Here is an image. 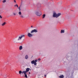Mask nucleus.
Here are the masks:
<instances>
[{
	"instance_id": "4be33fe9",
	"label": "nucleus",
	"mask_w": 78,
	"mask_h": 78,
	"mask_svg": "<svg viewBox=\"0 0 78 78\" xmlns=\"http://www.w3.org/2000/svg\"><path fill=\"white\" fill-rule=\"evenodd\" d=\"M14 2L15 3H16V0H14Z\"/></svg>"
},
{
	"instance_id": "cd10ccee",
	"label": "nucleus",
	"mask_w": 78,
	"mask_h": 78,
	"mask_svg": "<svg viewBox=\"0 0 78 78\" xmlns=\"http://www.w3.org/2000/svg\"><path fill=\"white\" fill-rule=\"evenodd\" d=\"M29 73V74L30 73Z\"/></svg>"
},
{
	"instance_id": "9d476101",
	"label": "nucleus",
	"mask_w": 78,
	"mask_h": 78,
	"mask_svg": "<svg viewBox=\"0 0 78 78\" xmlns=\"http://www.w3.org/2000/svg\"><path fill=\"white\" fill-rule=\"evenodd\" d=\"M59 78H64V76H63V75H61L60 76H59Z\"/></svg>"
},
{
	"instance_id": "f3484780",
	"label": "nucleus",
	"mask_w": 78,
	"mask_h": 78,
	"mask_svg": "<svg viewBox=\"0 0 78 78\" xmlns=\"http://www.w3.org/2000/svg\"><path fill=\"white\" fill-rule=\"evenodd\" d=\"M20 17L21 18H23V15H20Z\"/></svg>"
},
{
	"instance_id": "412c9836",
	"label": "nucleus",
	"mask_w": 78,
	"mask_h": 78,
	"mask_svg": "<svg viewBox=\"0 0 78 78\" xmlns=\"http://www.w3.org/2000/svg\"><path fill=\"white\" fill-rule=\"evenodd\" d=\"M13 15H14V16H16V13H13Z\"/></svg>"
},
{
	"instance_id": "7ed1b4c3",
	"label": "nucleus",
	"mask_w": 78,
	"mask_h": 78,
	"mask_svg": "<svg viewBox=\"0 0 78 78\" xmlns=\"http://www.w3.org/2000/svg\"><path fill=\"white\" fill-rule=\"evenodd\" d=\"M61 14L60 13L56 14V13H54L53 15V17H56L57 18V17H58L60 16H61Z\"/></svg>"
},
{
	"instance_id": "393cba45",
	"label": "nucleus",
	"mask_w": 78,
	"mask_h": 78,
	"mask_svg": "<svg viewBox=\"0 0 78 78\" xmlns=\"http://www.w3.org/2000/svg\"><path fill=\"white\" fill-rule=\"evenodd\" d=\"M31 28H33V26H31Z\"/></svg>"
},
{
	"instance_id": "f257e3e1",
	"label": "nucleus",
	"mask_w": 78,
	"mask_h": 78,
	"mask_svg": "<svg viewBox=\"0 0 78 78\" xmlns=\"http://www.w3.org/2000/svg\"><path fill=\"white\" fill-rule=\"evenodd\" d=\"M23 38H24V39H25V35H21L20 36H18L16 37V38H17V41H20Z\"/></svg>"
},
{
	"instance_id": "bb28decb",
	"label": "nucleus",
	"mask_w": 78,
	"mask_h": 78,
	"mask_svg": "<svg viewBox=\"0 0 78 78\" xmlns=\"http://www.w3.org/2000/svg\"><path fill=\"white\" fill-rule=\"evenodd\" d=\"M5 76H6V74L5 75Z\"/></svg>"
},
{
	"instance_id": "b1692460",
	"label": "nucleus",
	"mask_w": 78,
	"mask_h": 78,
	"mask_svg": "<svg viewBox=\"0 0 78 78\" xmlns=\"http://www.w3.org/2000/svg\"><path fill=\"white\" fill-rule=\"evenodd\" d=\"M38 61H41V59L40 58H39L38 59Z\"/></svg>"
},
{
	"instance_id": "a211bd4d",
	"label": "nucleus",
	"mask_w": 78,
	"mask_h": 78,
	"mask_svg": "<svg viewBox=\"0 0 78 78\" xmlns=\"http://www.w3.org/2000/svg\"><path fill=\"white\" fill-rule=\"evenodd\" d=\"M19 9V11H20V7L18 8Z\"/></svg>"
},
{
	"instance_id": "9b49d317",
	"label": "nucleus",
	"mask_w": 78,
	"mask_h": 78,
	"mask_svg": "<svg viewBox=\"0 0 78 78\" xmlns=\"http://www.w3.org/2000/svg\"><path fill=\"white\" fill-rule=\"evenodd\" d=\"M5 24H6V23L4 22L2 24V26H4V25H5Z\"/></svg>"
},
{
	"instance_id": "aec40b11",
	"label": "nucleus",
	"mask_w": 78,
	"mask_h": 78,
	"mask_svg": "<svg viewBox=\"0 0 78 78\" xmlns=\"http://www.w3.org/2000/svg\"><path fill=\"white\" fill-rule=\"evenodd\" d=\"M14 6H17V8H18V5H17V4H16V5H15Z\"/></svg>"
},
{
	"instance_id": "39448f33",
	"label": "nucleus",
	"mask_w": 78,
	"mask_h": 78,
	"mask_svg": "<svg viewBox=\"0 0 78 78\" xmlns=\"http://www.w3.org/2000/svg\"><path fill=\"white\" fill-rule=\"evenodd\" d=\"M37 30L36 29H34L31 31L30 33H37Z\"/></svg>"
},
{
	"instance_id": "2eb2a0df",
	"label": "nucleus",
	"mask_w": 78,
	"mask_h": 78,
	"mask_svg": "<svg viewBox=\"0 0 78 78\" xmlns=\"http://www.w3.org/2000/svg\"><path fill=\"white\" fill-rule=\"evenodd\" d=\"M45 17V14H44L43 15V17L42 18L44 19V17Z\"/></svg>"
},
{
	"instance_id": "423d86ee",
	"label": "nucleus",
	"mask_w": 78,
	"mask_h": 78,
	"mask_svg": "<svg viewBox=\"0 0 78 78\" xmlns=\"http://www.w3.org/2000/svg\"><path fill=\"white\" fill-rule=\"evenodd\" d=\"M29 70H30V68H27L26 69V71H23V72H24V73H27V72H28V71H29Z\"/></svg>"
},
{
	"instance_id": "6ab92c4d",
	"label": "nucleus",
	"mask_w": 78,
	"mask_h": 78,
	"mask_svg": "<svg viewBox=\"0 0 78 78\" xmlns=\"http://www.w3.org/2000/svg\"><path fill=\"white\" fill-rule=\"evenodd\" d=\"M5 2H6V0H4L3 1V3H5Z\"/></svg>"
},
{
	"instance_id": "6e6552de",
	"label": "nucleus",
	"mask_w": 78,
	"mask_h": 78,
	"mask_svg": "<svg viewBox=\"0 0 78 78\" xmlns=\"http://www.w3.org/2000/svg\"><path fill=\"white\" fill-rule=\"evenodd\" d=\"M24 73V72H23V71L22 72V74H23L24 73V75H25V77H26V78H27L28 76H27V74L26 73Z\"/></svg>"
},
{
	"instance_id": "a878e982",
	"label": "nucleus",
	"mask_w": 78,
	"mask_h": 78,
	"mask_svg": "<svg viewBox=\"0 0 78 78\" xmlns=\"http://www.w3.org/2000/svg\"><path fill=\"white\" fill-rule=\"evenodd\" d=\"M44 76H45V77H46V75H44Z\"/></svg>"
},
{
	"instance_id": "f8f14e48",
	"label": "nucleus",
	"mask_w": 78,
	"mask_h": 78,
	"mask_svg": "<svg viewBox=\"0 0 78 78\" xmlns=\"http://www.w3.org/2000/svg\"><path fill=\"white\" fill-rule=\"evenodd\" d=\"M61 33H64V30H62L61 31Z\"/></svg>"
},
{
	"instance_id": "0eeeda50",
	"label": "nucleus",
	"mask_w": 78,
	"mask_h": 78,
	"mask_svg": "<svg viewBox=\"0 0 78 78\" xmlns=\"http://www.w3.org/2000/svg\"><path fill=\"white\" fill-rule=\"evenodd\" d=\"M27 36L28 37H32L33 36V35L32 34H31L30 33H29L27 34Z\"/></svg>"
},
{
	"instance_id": "dca6fc26",
	"label": "nucleus",
	"mask_w": 78,
	"mask_h": 78,
	"mask_svg": "<svg viewBox=\"0 0 78 78\" xmlns=\"http://www.w3.org/2000/svg\"><path fill=\"white\" fill-rule=\"evenodd\" d=\"M19 15H21V14H22V13H21V12H19Z\"/></svg>"
},
{
	"instance_id": "ddd939ff",
	"label": "nucleus",
	"mask_w": 78,
	"mask_h": 78,
	"mask_svg": "<svg viewBox=\"0 0 78 78\" xmlns=\"http://www.w3.org/2000/svg\"><path fill=\"white\" fill-rule=\"evenodd\" d=\"M28 58V56L27 55H26L25 56V59H27Z\"/></svg>"
},
{
	"instance_id": "20e7f679",
	"label": "nucleus",
	"mask_w": 78,
	"mask_h": 78,
	"mask_svg": "<svg viewBox=\"0 0 78 78\" xmlns=\"http://www.w3.org/2000/svg\"><path fill=\"white\" fill-rule=\"evenodd\" d=\"M37 60H35V61L34 60H33L31 62V63L32 64H34L35 66H36L37 65Z\"/></svg>"
},
{
	"instance_id": "4468645a",
	"label": "nucleus",
	"mask_w": 78,
	"mask_h": 78,
	"mask_svg": "<svg viewBox=\"0 0 78 78\" xmlns=\"http://www.w3.org/2000/svg\"><path fill=\"white\" fill-rule=\"evenodd\" d=\"M21 73H22V71H19V73L20 75L21 74Z\"/></svg>"
},
{
	"instance_id": "f03ea898",
	"label": "nucleus",
	"mask_w": 78,
	"mask_h": 78,
	"mask_svg": "<svg viewBox=\"0 0 78 78\" xmlns=\"http://www.w3.org/2000/svg\"><path fill=\"white\" fill-rule=\"evenodd\" d=\"M35 13L37 16H40L41 14H42V13H41V12L39 11V10H37L35 11Z\"/></svg>"
},
{
	"instance_id": "5701e85b",
	"label": "nucleus",
	"mask_w": 78,
	"mask_h": 78,
	"mask_svg": "<svg viewBox=\"0 0 78 78\" xmlns=\"http://www.w3.org/2000/svg\"><path fill=\"white\" fill-rule=\"evenodd\" d=\"M0 18H1V19H2V16L0 15Z\"/></svg>"
},
{
	"instance_id": "1a4fd4ad",
	"label": "nucleus",
	"mask_w": 78,
	"mask_h": 78,
	"mask_svg": "<svg viewBox=\"0 0 78 78\" xmlns=\"http://www.w3.org/2000/svg\"><path fill=\"white\" fill-rule=\"evenodd\" d=\"M23 48L22 47V46H20L19 47V49L20 50H22Z\"/></svg>"
}]
</instances>
